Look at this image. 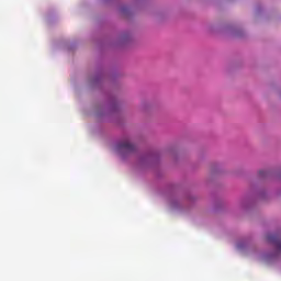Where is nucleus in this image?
<instances>
[{"mask_svg":"<svg viewBox=\"0 0 281 281\" xmlns=\"http://www.w3.org/2000/svg\"><path fill=\"white\" fill-rule=\"evenodd\" d=\"M116 150L120 155H128V153H135V145L128 140H123L116 145Z\"/></svg>","mask_w":281,"mask_h":281,"instance_id":"nucleus-1","label":"nucleus"},{"mask_svg":"<svg viewBox=\"0 0 281 281\" xmlns=\"http://www.w3.org/2000/svg\"><path fill=\"white\" fill-rule=\"evenodd\" d=\"M267 240L271 245H273L277 249V251H281V238L277 234H268L267 235Z\"/></svg>","mask_w":281,"mask_h":281,"instance_id":"nucleus-2","label":"nucleus"},{"mask_svg":"<svg viewBox=\"0 0 281 281\" xmlns=\"http://www.w3.org/2000/svg\"><path fill=\"white\" fill-rule=\"evenodd\" d=\"M267 175H269L268 171H265V170H260V171H259V177H260L261 179H265V177H267Z\"/></svg>","mask_w":281,"mask_h":281,"instance_id":"nucleus-3","label":"nucleus"}]
</instances>
